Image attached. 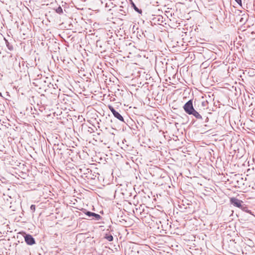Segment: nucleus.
I'll list each match as a JSON object with an SVG mask.
<instances>
[{
  "label": "nucleus",
  "instance_id": "nucleus-13",
  "mask_svg": "<svg viewBox=\"0 0 255 255\" xmlns=\"http://www.w3.org/2000/svg\"><path fill=\"white\" fill-rule=\"evenodd\" d=\"M30 210L34 212L35 211V206L34 205H31L30 206Z\"/></svg>",
  "mask_w": 255,
  "mask_h": 255
},
{
  "label": "nucleus",
  "instance_id": "nucleus-16",
  "mask_svg": "<svg viewBox=\"0 0 255 255\" xmlns=\"http://www.w3.org/2000/svg\"><path fill=\"white\" fill-rule=\"evenodd\" d=\"M57 146H58V145H54V148H56V147H57ZM54 149H55V148H54Z\"/></svg>",
  "mask_w": 255,
  "mask_h": 255
},
{
  "label": "nucleus",
  "instance_id": "nucleus-14",
  "mask_svg": "<svg viewBox=\"0 0 255 255\" xmlns=\"http://www.w3.org/2000/svg\"><path fill=\"white\" fill-rule=\"evenodd\" d=\"M239 5H242V0H235Z\"/></svg>",
  "mask_w": 255,
  "mask_h": 255
},
{
  "label": "nucleus",
  "instance_id": "nucleus-8",
  "mask_svg": "<svg viewBox=\"0 0 255 255\" xmlns=\"http://www.w3.org/2000/svg\"><path fill=\"white\" fill-rule=\"evenodd\" d=\"M105 238L108 241L112 242L113 241V237L111 234H106L105 236Z\"/></svg>",
  "mask_w": 255,
  "mask_h": 255
},
{
  "label": "nucleus",
  "instance_id": "nucleus-17",
  "mask_svg": "<svg viewBox=\"0 0 255 255\" xmlns=\"http://www.w3.org/2000/svg\"><path fill=\"white\" fill-rule=\"evenodd\" d=\"M56 150H61V149H59V148H58V147H57V149H56Z\"/></svg>",
  "mask_w": 255,
  "mask_h": 255
},
{
  "label": "nucleus",
  "instance_id": "nucleus-11",
  "mask_svg": "<svg viewBox=\"0 0 255 255\" xmlns=\"http://www.w3.org/2000/svg\"><path fill=\"white\" fill-rule=\"evenodd\" d=\"M132 7L133 8V9L137 11L139 13H141L142 12V10L140 9H139L135 4L134 3H132Z\"/></svg>",
  "mask_w": 255,
  "mask_h": 255
},
{
  "label": "nucleus",
  "instance_id": "nucleus-5",
  "mask_svg": "<svg viewBox=\"0 0 255 255\" xmlns=\"http://www.w3.org/2000/svg\"><path fill=\"white\" fill-rule=\"evenodd\" d=\"M85 214L89 217H93L95 218L96 220H99L101 219V216L98 214L95 213L91 212L90 211H86Z\"/></svg>",
  "mask_w": 255,
  "mask_h": 255
},
{
  "label": "nucleus",
  "instance_id": "nucleus-12",
  "mask_svg": "<svg viewBox=\"0 0 255 255\" xmlns=\"http://www.w3.org/2000/svg\"><path fill=\"white\" fill-rule=\"evenodd\" d=\"M55 11L56 12L58 13V14H62L63 11V9L62 8V7L61 6H58L56 9H55Z\"/></svg>",
  "mask_w": 255,
  "mask_h": 255
},
{
  "label": "nucleus",
  "instance_id": "nucleus-18",
  "mask_svg": "<svg viewBox=\"0 0 255 255\" xmlns=\"http://www.w3.org/2000/svg\"><path fill=\"white\" fill-rule=\"evenodd\" d=\"M1 95V93H0V96Z\"/></svg>",
  "mask_w": 255,
  "mask_h": 255
},
{
  "label": "nucleus",
  "instance_id": "nucleus-15",
  "mask_svg": "<svg viewBox=\"0 0 255 255\" xmlns=\"http://www.w3.org/2000/svg\"><path fill=\"white\" fill-rule=\"evenodd\" d=\"M208 121H209V118L208 117H206L205 122V123H207V122H208Z\"/></svg>",
  "mask_w": 255,
  "mask_h": 255
},
{
  "label": "nucleus",
  "instance_id": "nucleus-2",
  "mask_svg": "<svg viewBox=\"0 0 255 255\" xmlns=\"http://www.w3.org/2000/svg\"><path fill=\"white\" fill-rule=\"evenodd\" d=\"M230 203L235 207L240 208L241 209L244 205L243 201L238 198L232 197L230 199Z\"/></svg>",
  "mask_w": 255,
  "mask_h": 255
},
{
  "label": "nucleus",
  "instance_id": "nucleus-1",
  "mask_svg": "<svg viewBox=\"0 0 255 255\" xmlns=\"http://www.w3.org/2000/svg\"><path fill=\"white\" fill-rule=\"evenodd\" d=\"M183 109L184 111L188 115H191L192 112L195 110V109L193 106V101L192 100H189L187 102H186L184 105L183 106Z\"/></svg>",
  "mask_w": 255,
  "mask_h": 255
},
{
  "label": "nucleus",
  "instance_id": "nucleus-6",
  "mask_svg": "<svg viewBox=\"0 0 255 255\" xmlns=\"http://www.w3.org/2000/svg\"><path fill=\"white\" fill-rule=\"evenodd\" d=\"M191 115H193L197 120H202L203 119L202 116L195 110H194V111L193 112H192V114H191Z\"/></svg>",
  "mask_w": 255,
  "mask_h": 255
},
{
  "label": "nucleus",
  "instance_id": "nucleus-9",
  "mask_svg": "<svg viewBox=\"0 0 255 255\" xmlns=\"http://www.w3.org/2000/svg\"><path fill=\"white\" fill-rule=\"evenodd\" d=\"M5 40L6 45V47H7V48L10 51L13 50V46L7 40L5 39Z\"/></svg>",
  "mask_w": 255,
  "mask_h": 255
},
{
  "label": "nucleus",
  "instance_id": "nucleus-4",
  "mask_svg": "<svg viewBox=\"0 0 255 255\" xmlns=\"http://www.w3.org/2000/svg\"><path fill=\"white\" fill-rule=\"evenodd\" d=\"M25 243L28 245H33L35 244V239L29 234H25L24 236Z\"/></svg>",
  "mask_w": 255,
  "mask_h": 255
},
{
  "label": "nucleus",
  "instance_id": "nucleus-10",
  "mask_svg": "<svg viewBox=\"0 0 255 255\" xmlns=\"http://www.w3.org/2000/svg\"><path fill=\"white\" fill-rule=\"evenodd\" d=\"M201 105L204 109H207L208 108V102L207 100H203L201 102Z\"/></svg>",
  "mask_w": 255,
  "mask_h": 255
},
{
  "label": "nucleus",
  "instance_id": "nucleus-7",
  "mask_svg": "<svg viewBox=\"0 0 255 255\" xmlns=\"http://www.w3.org/2000/svg\"><path fill=\"white\" fill-rule=\"evenodd\" d=\"M241 210L244 212H246L248 213H249L251 215H254V214H253V212L251 210L248 209V207H247V206L245 204H244V205L243 206Z\"/></svg>",
  "mask_w": 255,
  "mask_h": 255
},
{
  "label": "nucleus",
  "instance_id": "nucleus-3",
  "mask_svg": "<svg viewBox=\"0 0 255 255\" xmlns=\"http://www.w3.org/2000/svg\"><path fill=\"white\" fill-rule=\"evenodd\" d=\"M108 108L116 118H117L121 122L125 123L123 117L118 111H117L112 106L109 105L108 106Z\"/></svg>",
  "mask_w": 255,
  "mask_h": 255
}]
</instances>
